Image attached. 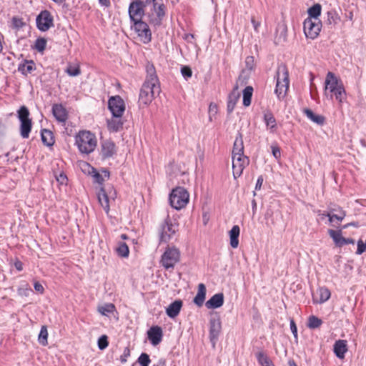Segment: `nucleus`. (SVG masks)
Returning <instances> with one entry per match:
<instances>
[{
  "instance_id": "1",
  "label": "nucleus",
  "mask_w": 366,
  "mask_h": 366,
  "mask_svg": "<svg viewBox=\"0 0 366 366\" xmlns=\"http://www.w3.org/2000/svg\"><path fill=\"white\" fill-rule=\"evenodd\" d=\"M146 79L140 89L139 102L140 104L148 105L153 99L160 94V84L154 66L147 64L146 67Z\"/></svg>"
},
{
  "instance_id": "2",
  "label": "nucleus",
  "mask_w": 366,
  "mask_h": 366,
  "mask_svg": "<svg viewBox=\"0 0 366 366\" xmlns=\"http://www.w3.org/2000/svg\"><path fill=\"white\" fill-rule=\"evenodd\" d=\"M75 144L81 154H89L95 150L97 139L94 133L82 130L76 135Z\"/></svg>"
},
{
  "instance_id": "3",
  "label": "nucleus",
  "mask_w": 366,
  "mask_h": 366,
  "mask_svg": "<svg viewBox=\"0 0 366 366\" xmlns=\"http://www.w3.org/2000/svg\"><path fill=\"white\" fill-rule=\"evenodd\" d=\"M276 78L277 84L274 92L277 97L281 99L285 97L290 84L288 70L285 64H281L278 66Z\"/></svg>"
},
{
  "instance_id": "4",
  "label": "nucleus",
  "mask_w": 366,
  "mask_h": 366,
  "mask_svg": "<svg viewBox=\"0 0 366 366\" xmlns=\"http://www.w3.org/2000/svg\"><path fill=\"white\" fill-rule=\"evenodd\" d=\"M189 193L183 187L174 189L169 195L170 205L179 210L184 208L189 202Z\"/></svg>"
},
{
  "instance_id": "5",
  "label": "nucleus",
  "mask_w": 366,
  "mask_h": 366,
  "mask_svg": "<svg viewBox=\"0 0 366 366\" xmlns=\"http://www.w3.org/2000/svg\"><path fill=\"white\" fill-rule=\"evenodd\" d=\"M180 252L176 247H168L162 255L161 264L166 269H173L175 264L179 262Z\"/></svg>"
},
{
  "instance_id": "6",
  "label": "nucleus",
  "mask_w": 366,
  "mask_h": 366,
  "mask_svg": "<svg viewBox=\"0 0 366 366\" xmlns=\"http://www.w3.org/2000/svg\"><path fill=\"white\" fill-rule=\"evenodd\" d=\"M18 118L21 122L20 134L23 138H28L31 129V119L29 118V109L22 106L18 111Z\"/></svg>"
},
{
  "instance_id": "7",
  "label": "nucleus",
  "mask_w": 366,
  "mask_h": 366,
  "mask_svg": "<svg viewBox=\"0 0 366 366\" xmlns=\"http://www.w3.org/2000/svg\"><path fill=\"white\" fill-rule=\"evenodd\" d=\"M178 230V224L167 217L159 228L160 242H168Z\"/></svg>"
},
{
  "instance_id": "8",
  "label": "nucleus",
  "mask_w": 366,
  "mask_h": 366,
  "mask_svg": "<svg viewBox=\"0 0 366 366\" xmlns=\"http://www.w3.org/2000/svg\"><path fill=\"white\" fill-rule=\"evenodd\" d=\"M322 23L320 19H306L303 23V29L307 38L315 39L321 30Z\"/></svg>"
},
{
  "instance_id": "9",
  "label": "nucleus",
  "mask_w": 366,
  "mask_h": 366,
  "mask_svg": "<svg viewBox=\"0 0 366 366\" xmlns=\"http://www.w3.org/2000/svg\"><path fill=\"white\" fill-rule=\"evenodd\" d=\"M98 200L105 212L108 214L110 210L109 202L114 201L117 197V192L113 187H109L108 190L102 187L97 194Z\"/></svg>"
},
{
  "instance_id": "10",
  "label": "nucleus",
  "mask_w": 366,
  "mask_h": 366,
  "mask_svg": "<svg viewBox=\"0 0 366 366\" xmlns=\"http://www.w3.org/2000/svg\"><path fill=\"white\" fill-rule=\"evenodd\" d=\"M108 107L114 117H122L125 111V104L120 96L111 97L108 101Z\"/></svg>"
},
{
  "instance_id": "11",
  "label": "nucleus",
  "mask_w": 366,
  "mask_h": 366,
  "mask_svg": "<svg viewBox=\"0 0 366 366\" xmlns=\"http://www.w3.org/2000/svg\"><path fill=\"white\" fill-rule=\"evenodd\" d=\"M248 157L244 154L232 156V170L234 179L240 177L246 166L249 164Z\"/></svg>"
},
{
  "instance_id": "12",
  "label": "nucleus",
  "mask_w": 366,
  "mask_h": 366,
  "mask_svg": "<svg viewBox=\"0 0 366 366\" xmlns=\"http://www.w3.org/2000/svg\"><path fill=\"white\" fill-rule=\"evenodd\" d=\"M53 21V16L49 11H42L36 17L37 28L41 31H46L54 26Z\"/></svg>"
},
{
  "instance_id": "13",
  "label": "nucleus",
  "mask_w": 366,
  "mask_h": 366,
  "mask_svg": "<svg viewBox=\"0 0 366 366\" xmlns=\"http://www.w3.org/2000/svg\"><path fill=\"white\" fill-rule=\"evenodd\" d=\"M134 29L141 41L144 44L149 43L151 41L152 36L149 26L142 20L134 21Z\"/></svg>"
},
{
  "instance_id": "14",
  "label": "nucleus",
  "mask_w": 366,
  "mask_h": 366,
  "mask_svg": "<svg viewBox=\"0 0 366 366\" xmlns=\"http://www.w3.org/2000/svg\"><path fill=\"white\" fill-rule=\"evenodd\" d=\"M144 6L142 1L138 0L132 1L129 7V14L132 21L142 20L144 14Z\"/></svg>"
},
{
  "instance_id": "15",
  "label": "nucleus",
  "mask_w": 366,
  "mask_h": 366,
  "mask_svg": "<svg viewBox=\"0 0 366 366\" xmlns=\"http://www.w3.org/2000/svg\"><path fill=\"white\" fill-rule=\"evenodd\" d=\"M222 324L219 318H212L209 320V340L214 347L221 332Z\"/></svg>"
},
{
  "instance_id": "16",
  "label": "nucleus",
  "mask_w": 366,
  "mask_h": 366,
  "mask_svg": "<svg viewBox=\"0 0 366 366\" xmlns=\"http://www.w3.org/2000/svg\"><path fill=\"white\" fill-rule=\"evenodd\" d=\"M117 152L116 146L111 140H104L101 143L100 154L103 159L112 157Z\"/></svg>"
},
{
  "instance_id": "17",
  "label": "nucleus",
  "mask_w": 366,
  "mask_h": 366,
  "mask_svg": "<svg viewBox=\"0 0 366 366\" xmlns=\"http://www.w3.org/2000/svg\"><path fill=\"white\" fill-rule=\"evenodd\" d=\"M147 336L151 343L154 346H156L159 345L162 340V329L159 326H153L147 331Z\"/></svg>"
},
{
  "instance_id": "18",
  "label": "nucleus",
  "mask_w": 366,
  "mask_h": 366,
  "mask_svg": "<svg viewBox=\"0 0 366 366\" xmlns=\"http://www.w3.org/2000/svg\"><path fill=\"white\" fill-rule=\"evenodd\" d=\"M183 302L181 300H177L171 303L166 309V314L170 318H175L180 312Z\"/></svg>"
},
{
  "instance_id": "19",
  "label": "nucleus",
  "mask_w": 366,
  "mask_h": 366,
  "mask_svg": "<svg viewBox=\"0 0 366 366\" xmlns=\"http://www.w3.org/2000/svg\"><path fill=\"white\" fill-rule=\"evenodd\" d=\"M223 304L224 295L222 293H217L206 302L205 306L208 309H217L222 307Z\"/></svg>"
},
{
  "instance_id": "20",
  "label": "nucleus",
  "mask_w": 366,
  "mask_h": 366,
  "mask_svg": "<svg viewBox=\"0 0 366 366\" xmlns=\"http://www.w3.org/2000/svg\"><path fill=\"white\" fill-rule=\"evenodd\" d=\"M325 91H334L339 86L342 84L332 72H328L325 79Z\"/></svg>"
},
{
  "instance_id": "21",
  "label": "nucleus",
  "mask_w": 366,
  "mask_h": 366,
  "mask_svg": "<svg viewBox=\"0 0 366 366\" xmlns=\"http://www.w3.org/2000/svg\"><path fill=\"white\" fill-rule=\"evenodd\" d=\"M331 293L326 287H320L316 295H313V300L315 303L322 304L327 301L330 297Z\"/></svg>"
},
{
  "instance_id": "22",
  "label": "nucleus",
  "mask_w": 366,
  "mask_h": 366,
  "mask_svg": "<svg viewBox=\"0 0 366 366\" xmlns=\"http://www.w3.org/2000/svg\"><path fill=\"white\" fill-rule=\"evenodd\" d=\"M52 113L57 121L65 122L67 119V113L61 104H54L52 107Z\"/></svg>"
},
{
  "instance_id": "23",
  "label": "nucleus",
  "mask_w": 366,
  "mask_h": 366,
  "mask_svg": "<svg viewBox=\"0 0 366 366\" xmlns=\"http://www.w3.org/2000/svg\"><path fill=\"white\" fill-rule=\"evenodd\" d=\"M347 351V347L346 340H339L335 342L334 345V352L338 358H344L345 354Z\"/></svg>"
},
{
  "instance_id": "24",
  "label": "nucleus",
  "mask_w": 366,
  "mask_h": 366,
  "mask_svg": "<svg viewBox=\"0 0 366 366\" xmlns=\"http://www.w3.org/2000/svg\"><path fill=\"white\" fill-rule=\"evenodd\" d=\"M206 287L203 283L198 285V291L194 297L193 302L198 307H202L204 304L206 297Z\"/></svg>"
},
{
  "instance_id": "25",
  "label": "nucleus",
  "mask_w": 366,
  "mask_h": 366,
  "mask_svg": "<svg viewBox=\"0 0 366 366\" xmlns=\"http://www.w3.org/2000/svg\"><path fill=\"white\" fill-rule=\"evenodd\" d=\"M242 154H244L243 138L242 134L238 132L233 145L232 156Z\"/></svg>"
},
{
  "instance_id": "26",
  "label": "nucleus",
  "mask_w": 366,
  "mask_h": 366,
  "mask_svg": "<svg viewBox=\"0 0 366 366\" xmlns=\"http://www.w3.org/2000/svg\"><path fill=\"white\" fill-rule=\"evenodd\" d=\"M239 233L240 229L238 225L233 226L229 231L230 246L234 249L237 248L239 245Z\"/></svg>"
},
{
  "instance_id": "27",
  "label": "nucleus",
  "mask_w": 366,
  "mask_h": 366,
  "mask_svg": "<svg viewBox=\"0 0 366 366\" xmlns=\"http://www.w3.org/2000/svg\"><path fill=\"white\" fill-rule=\"evenodd\" d=\"M35 69V64L33 61H25L18 66V71L25 76L31 74Z\"/></svg>"
},
{
  "instance_id": "28",
  "label": "nucleus",
  "mask_w": 366,
  "mask_h": 366,
  "mask_svg": "<svg viewBox=\"0 0 366 366\" xmlns=\"http://www.w3.org/2000/svg\"><path fill=\"white\" fill-rule=\"evenodd\" d=\"M123 121L122 117H114L107 121V127L111 132H117L123 127Z\"/></svg>"
},
{
  "instance_id": "29",
  "label": "nucleus",
  "mask_w": 366,
  "mask_h": 366,
  "mask_svg": "<svg viewBox=\"0 0 366 366\" xmlns=\"http://www.w3.org/2000/svg\"><path fill=\"white\" fill-rule=\"evenodd\" d=\"M303 112L308 119L317 124L322 125L325 123V118L322 115L315 114L311 109H305Z\"/></svg>"
},
{
  "instance_id": "30",
  "label": "nucleus",
  "mask_w": 366,
  "mask_h": 366,
  "mask_svg": "<svg viewBox=\"0 0 366 366\" xmlns=\"http://www.w3.org/2000/svg\"><path fill=\"white\" fill-rule=\"evenodd\" d=\"M237 89V86H235L234 91L229 95L228 102H227V111L229 113H231L237 102L239 94L236 92Z\"/></svg>"
},
{
  "instance_id": "31",
  "label": "nucleus",
  "mask_w": 366,
  "mask_h": 366,
  "mask_svg": "<svg viewBox=\"0 0 366 366\" xmlns=\"http://www.w3.org/2000/svg\"><path fill=\"white\" fill-rule=\"evenodd\" d=\"M153 4V9L157 14V16L159 21L162 20V19L165 15V6L163 4L162 0H154Z\"/></svg>"
},
{
  "instance_id": "32",
  "label": "nucleus",
  "mask_w": 366,
  "mask_h": 366,
  "mask_svg": "<svg viewBox=\"0 0 366 366\" xmlns=\"http://www.w3.org/2000/svg\"><path fill=\"white\" fill-rule=\"evenodd\" d=\"M264 121L267 127L272 131L274 132L277 128L276 119L274 115L271 112H266L264 114Z\"/></svg>"
},
{
  "instance_id": "33",
  "label": "nucleus",
  "mask_w": 366,
  "mask_h": 366,
  "mask_svg": "<svg viewBox=\"0 0 366 366\" xmlns=\"http://www.w3.org/2000/svg\"><path fill=\"white\" fill-rule=\"evenodd\" d=\"M328 234L330 237L333 239L335 245L337 247H342V241L343 237L342 236L341 230H333L329 229Z\"/></svg>"
},
{
  "instance_id": "34",
  "label": "nucleus",
  "mask_w": 366,
  "mask_h": 366,
  "mask_svg": "<svg viewBox=\"0 0 366 366\" xmlns=\"http://www.w3.org/2000/svg\"><path fill=\"white\" fill-rule=\"evenodd\" d=\"M41 140L45 145L48 147L52 146L54 143L53 133L50 130L46 129H42Z\"/></svg>"
},
{
  "instance_id": "35",
  "label": "nucleus",
  "mask_w": 366,
  "mask_h": 366,
  "mask_svg": "<svg viewBox=\"0 0 366 366\" xmlns=\"http://www.w3.org/2000/svg\"><path fill=\"white\" fill-rule=\"evenodd\" d=\"M322 219L325 217H328L329 222L332 223L335 219H337L339 222H342L345 217L346 216V213L344 210L340 209L337 214H332L331 212L327 213V214H322Z\"/></svg>"
},
{
  "instance_id": "36",
  "label": "nucleus",
  "mask_w": 366,
  "mask_h": 366,
  "mask_svg": "<svg viewBox=\"0 0 366 366\" xmlns=\"http://www.w3.org/2000/svg\"><path fill=\"white\" fill-rule=\"evenodd\" d=\"M253 88L250 86H246L243 90V104L244 107H249L251 104Z\"/></svg>"
},
{
  "instance_id": "37",
  "label": "nucleus",
  "mask_w": 366,
  "mask_h": 366,
  "mask_svg": "<svg viewBox=\"0 0 366 366\" xmlns=\"http://www.w3.org/2000/svg\"><path fill=\"white\" fill-rule=\"evenodd\" d=\"M115 310L114 304L108 303L98 307V311L102 315L108 316L109 314L113 313Z\"/></svg>"
},
{
  "instance_id": "38",
  "label": "nucleus",
  "mask_w": 366,
  "mask_h": 366,
  "mask_svg": "<svg viewBox=\"0 0 366 366\" xmlns=\"http://www.w3.org/2000/svg\"><path fill=\"white\" fill-rule=\"evenodd\" d=\"M321 14V6L316 4L308 9L309 17L307 19H319V16Z\"/></svg>"
},
{
  "instance_id": "39",
  "label": "nucleus",
  "mask_w": 366,
  "mask_h": 366,
  "mask_svg": "<svg viewBox=\"0 0 366 366\" xmlns=\"http://www.w3.org/2000/svg\"><path fill=\"white\" fill-rule=\"evenodd\" d=\"M116 252L119 256L122 257H127L129 253V247L126 243L120 242L116 249Z\"/></svg>"
},
{
  "instance_id": "40",
  "label": "nucleus",
  "mask_w": 366,
  "mask_h": 366,
  "mask_svg": "<svg viewBox=\"0 0 366 366\" xmlns=\"http://www.w3.org/2000/svg\"><path fill=\"white\" fill-rule=\"evenodd\" d=\"M322 324V320L316 316L312 315L308 318L307 327L310 329H316Z\"/></svg>"
},
{
  "instance_id": "41",
  "label": "nucleus",
  "mask_w": 366,
  "mask_h": 366,
  "mask_svg": "<svg viewBox=\"0 0 366 366\" xmlns=\"http://www.w3.org/2000/svg\"><path fill=\"white\" fill-rule=\"evenodd\" d=\"M48 332L46 326H42L39 334L38 340L39 342L44 346L48 344Z\"/></svg>"
},
{
  "instance_id": "42",
  "label": "nucleus",
  "mask_w": 366,
  "mask_h": 366,
  "mask_svg": "<svg viewBox=\"0 0 366 366\" xmlns=\"http://www.w3.org/2000/svg\"><path fill=\"white\" fill-rule=\"evenodd\" d=\"M336 97V99L341 102L345 97V91L342 84L339 86L334 91L331 92Z\"/></svg>"
},
{
  "instance_id": "43",
  "label": "nucleus",
  "mask_w": 366,
  "mask_h": 366,
  "mask_svg": "<svg viewBox=\"0 0 366 366\" xmlns=\"http://www.w3.org/2000/svg\"><path fill=\"white\" fill-rule=\"evenodd\" d=\"M340 20L337 12L334 10L327 12V22L329 24H336Z\"/></svg>"
},
{
  "instance_id": "44",
  "label": "nucleus",
  "mask_w": 366,
  "mask_h": 366,
  "mask_svg": "<svg viewBox=\"0 0 366 366\" xmlns=\"http://www.w3.org/2000/svg\"><path fill=\"white\" fill-rule=\"evenodd\" d=\"M257 357L259 363L262 366H273L270 363L269 358L263 352H258L257 354Z\"/></svg>"
},
{
  "instance_id": "45",
  "label": "nucleus",
  "mask_w": 366,
  "mask_h": 366,
  "mask_svg": "<svg viewBox=\"0 0 366 366\" xmlns=\"http://www.w3.org/2000/svg\"><path fill=\"white\" fill-rule=\"evenodd\" d=\"M137 362L141 366H149L151 360L147 353H142L138 357Z\"/></svg>"
},
{
  "instance_id": "46",
  "label": "nucleus",
  "mask_w": 366,
  "mask_h": 366,
  "mask_svg": "<svg viewBox=\"0 0 366 366\" xmlns=\"http://www.w3.org/2000/svg\"><path fill=\"white\" fill-rule=\"evenodd\" d=\"M46 46V40L44 38H39L35 42V49L39 51L43 52Z\"/></svg>"
},
{
  "instance_id": "47",
  "label": "nucleus",
  "mask_w": 366,
  "mask_h": 366,
  "mask_svg": "<svg viewBox=\"0 0 366 366\" xmlns=\"http://www.w3.org/2000/svg\"><path fill=\"white\" fill-rule=\"evenodd\" d=\"M66 72L71 76H76L81 74L80 68L79 66H73L70 65L67 67Z\"/></svg>"
},
{
  "instance_id": "48",
  "label": "nucleus",
  "mask_w": 366,
  "mask_h": 366,
  "mask_svg": "<svg viewBox=\"0 0 366 366\" xmlns=\"http://www.w3.org/2000/svg\"><path fill=\"white\" fill-rule=\"evenodd\" d=\"M109 342L107 336L104 335H102L98 340V347L100 350H104L108 347Z\"/></svg>"
},
{
  "instance_id": "49",
  "label": "nucleus",
  "mask_w": 366,
  "mask_h": 366,
  "mask_svg": "<svg viewBox=\"0 0 366 366\" xmlns=\"http://www.w3.org/2000/svg\"><path fill=\"white\" fill-rule=\"evenodd\" d=\"M218 112L217 104L211 103L209 106V119L210 122L213 120V117L216 116Z\"/></svg>"
},
{
  "instance_id": "50",
  "label": "nucleus",
  "mask_w": 366,
  "mask_h": 366,
  "mask_svg": "<svg viewBox=\"0 0 366 366\" xmlns=\"http://www.w3.org/2000/svg\"><path fill=\"white\" fill-rule=\"evenodd\" d=\"M181 73L186 79L190 78L192 75V71L191 68L187 66H184L182 67Z\"/></svg>"
},
{
  "instance_id": "51",
  "label": "nucleus",
  "mask_w": 366,
  "mask_h": 366,
  "mask_svg": "<svg viewBox=\"0 0 366 366\" xmlns=\"http://www.w3.org/2000/svg\"><path fill=\"white\" fill-rule=\"evenodd\" d=\"M246 68L249 71H252L254 67V58L253 56H247L245 59Z\"/></svg>"
},
{
  "instance_id": "52",
  "label": "nucleus",
  "mask_w": 366,
  "mask_h": 366,
  "mask_svg": "<svg viewBox=\"0 0 366 366\" xmlns=\"http://www.w3.org/2000/svg\"><path fill=\"white\" fill-rule=\"evenodd\" d=\"M56 180L60 184H66L67 182V177L64 173H60L59 175L56 176Z\"/></svg>"
},
{
  "instance_id": "53",
  "label": "nucleus",
  "mask_w": 366,
  "mask_h": 366,
  "mask_svg": "<svg viewBox=\"0 0 366 366\" xmlns=\"http://www.w3.org/2000/svg\"><path fill=\"white\" fill-rule=\"evenodd\" d=\"M290 330L295 337V338L297 339V328L294 320H290Z\"/></svg>"
},
{
  "instance_id": "54",
  "label": "nucleus",
  "mask_w": 366,
  "mask_h": 366,
  "mask_svg": "<svg viewBox=\"0 0 366 366\" xmlns=\"http://www.w3.org/2000/svg\"><path fill=\"white\" fill-rule=\"evenodd\" d=\"M12 23L15 28H21L24 24L21 19L16 17L13 18Z\"/></svg>"
},
{
  "instance_id": "55",
  "label": "nucleus",
  "mask_w": 366,
  "mask_h": 366,
  "mask_svg": "<svg viewBox=\"0 0 366 366\" xmlns=\"http://www.w3.org/2000/svg\"><path fill=\"white\" fill-rule=\"evenodd\" d=\"M272 154L275 159L280 158L281 153H280V149L279 147H274V146L272 147Z\"/></svg>"
},
{
  "instance_id": "56",
  "label": "nucleus",
  "mask_w": 366,
  "mask_h": 366,
  "mask_svg": "<svg viewBox=\"0 0 366 366\" xmlns=\"http://www.w3.org/2000/svg\"><path fill=\"white\" fill-rule=\"evenodd\" d=\"M129 350L126 348L124 355L120 357V360L122 363H125L127 361V357L129 356Z\"/></svg>"
},
{
  "instance_id": "57",
  "label": "nucleus",
  "mask_w": 366,
  "mask_h": 366,
  "mask_svg": "<svg viewBox=\"0 0 366 366\" xmlns=\"http://www.w3.org/2000/svg\"><path fill=\"white\" fill-rule=\"evenodd\" d=\"M94 177L96 182H98L99 184H102V182L104 181L103 177L98 172H95V174H94Z\"/></svg>"
},
{
  "instance_id": "58",
  "label": "nucleus",
  "mask_w": 366,
  "mask_h": 366,
  "mask_svg": "<svg viewBox=\"0 0 366 366\" xmlns=\"http://www.w3.org/2000/svg\"><path fill=\"white\" fill-rule=\"evenodd\" d=\"M34 289L36 292H40V293H43L44 292V287L43 286L41 285V284H40L39 282H36L34 283Z\"/></svg>"
},
{
  "instance_id": "59",
  "label": "nucleus",
  "mask_w": 366,
  "mask_h": 366,
  "mask_svg": "<svg viewBox=\"0 0 366 366\" xmlns=\"http://www.w3.org/2000/svg\"><path fill=\"white\" fill-rule=\"evenodd\" d=\"M342 241V246L345 245V244H355V240L353 239H352V238H345V237H343Z\"/></svg>"
},
{
  "instance_id": "60",
  "label": "nucleus",
  "mask_w": 366,
  "mask_h": 366,
  "mask_svg": "<svg viewBox=\"0 0 366 366\" xmlns=\"http://www.w3.org/2000/svg\"><path fill=\"white\" fill-rule=\"evenodd\" d=\"M263 183V177L262 176L259 177L256 183L255 189H259Z\"/></svg>"
},
{
  "instance_id": "61",
  "label": "nucleus",
  "mask_w": 366,
  "mask_h": 366,
  "mask_svg": "<svg viewBox=\"0 0 366 366\" xmlns=\"http://www.w3.org/2000/svg\"><path fill=\"white\" fill-rule=\"evenodd\" d=\"M251 21H252V25L254 26V29L255 31L257 32L258 31V28L260 26V22L256 21L254 17L252 18Z\"/></svg>"
},
{
  "instance_id": "62",
  "label": "nucleus",
  "mask_w": 366,
  "mask_h": 366,
  "mask_svg": "<svg viewBox=\"0 0 366 366\" xmlns=\"http://www.w3.org/2000/svg\"><path fill=\"white\" fill-rule=\"evenodd\" d=\"M154 366H166V361L164 359L161 358L156 364L154 365Z\"/></svg>"
},
{
  "instance_id": "63",
  "label": "nucleus",
  "mask_w": 366,
  "mask_h": 366,
  "mask_svg": "<svg viewBox=\"0 0 366 366\" xmlns=\"http://www.w3.org/2000/svg\"><path fill=\"white\" fill-rule=\"evenodd\" d=\"M139 1H142L143 3V6L146 7L149 4L152 2L154 3V0H138Z\"/></svg>"
},
{
  "instance_id": "64",
  "label": "nucleus",
  "mask_w": 366,
  "mask_h": 366,
  "mask_svg": "<svg viewBox=\"0 0 366 366\" xmlns=\"http://www.w3.org/2000/svg\"><path fill=\"white\" fill-rule=\"evenodd\" d=\"M99 3L105 6H109L110 4L109 0H99Z\"/></svg>"
}]
</instances>
